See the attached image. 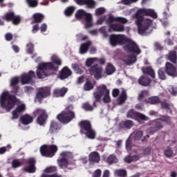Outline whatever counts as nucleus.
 <instances>
[{
	"mask_svg": "<svg viewBox=\"0 0 177 177\" xmlns=\"http://www.w3.org/2000/svg\"><path fill=\"white\" fill-rule=\"evenodd\" d=\"M142 71L144 74H146L147 75H149L151 77V78H156V73L154 72V70L151 66H148L142 69Z\"/></svg>",
	"mask_w": 177,
	"mask_h": 177,
	"instance_id": "nucleus-32",
	"label": "nucleus"
},
{
	"mask_svg": "<svg viewBox=\"0 0 177 177\" xmlns=\"http://www.w3.org/2000/svg\"><path fill=\"white\" fill-rule=\"evenodd\" d=\"M88 161L91 164H96L100 161V155L97 151L91 152L88 156Z\"/></svg>",
	"mask_w": 177,
	"mask_h": 177,
	"instance_id": "nucleus-22",
	"label": "nucleus"
},
{
	"mask_svg": "<svg viewBox=\"0 0 177 177\" xmlns=\"http://www.w3.org/2000/svg\"><path fill=\"white\" fill-rule=\"evenodd\" d=\"M142 136H143V131H138L133 135V140H140V139H142Z\"/></svg>",
	"mask_w": 177,
	"mask_h": 177,
	"instance_id": "nucleus-57",
	"label": "nucleus"
},
{
	"mask_svg": "<svg viewBox=\"0 0 177 177\" xmlns=\"http://www.w3.org/2000/svg\"><path fill=\"white\" fill-rule=\"evenodd\" d=\"M80 133L85 135L88 139H96V131L92 129V124L89 120H82L78 123Z\"/></svg>",
	"mask_w": 177,
	"mask_h": 177,
	"instance_id": "nucleus-6",
	"label": "nucleus"
},
{
	"mask_svg": "<svg viewBox=\"0 0 177 177\" xmlns=\"http://www.w3.org/2000/svg\"><path fill=\"white\" fill-rule=\"evenodd\" d=\"M62 129V124L57 123L55 120H52L50 123V127L48 129V133L53 135L54 133H57L59 131Z\"/></svg>",
	"mask_w": 177,
	"mask_h": 177,
	"instance_id": "nucleus-17",
	"label": "nucleus"
},
{
	"mask_svg": "<svg viewBox=\"0 0 177 177\" xmlns=\"http://www.w3.org/2000/svg\"><path fill=\"white\" fill-rule=\"evenodd\" d=\"M82 109L85 110V111H93V106L91 105L89 102H84L82 104Z\"/></svg>",
	"mask_w": 177,
	"mask_h": 177,
	"instance_id": "nucleus-48",
	"label": "nucleus"
},
{
	"mask_svg": "<svg viewBox=\"0 0 177 177\" xmlns=\"http://www.w3.org/2000/svg\"><path fill=\"white\" fill-rule=\"evenodd\" d=\"M75 19L77 20H81L82 19H85V28H91L93 26V22H92V15L86 12L84 10H78L75 15Z\"/></svg>",
	"mask_w": 177,
	"mask_h": 177,
	"instance_id": "nucleus-7",
	"label": "nucleus"
},
{
	"mask_svg": "<svg viewBox=\"0 0 177 177\" xmlns=\"http://www.w3.org/2000/svg\"><path fill=\"white\" fill-rule=\"evenodd\" d=\"M12 24H15V26H17L18 24H20V22L21 21V17L19 15H16L14 14V17L12 19Z\"/></svg>",
	"mask_w": 177,
	"mask_h": 177,
	"instance_id": "nucleus-53",
	"label": "nucleus"
},
{
	"mask_svg": "<svg viewBox=\"0 0 177 177\" xmlns=\"http://www.w3.org/2000/svg\"><path fill=\"white\" fill-rule=\"evenodd\" d=\"M19 82H20V79L19 78V77H13L12 79H11L10 86L12 87L17 86V85H19Z\"/></svg>",
	"mask_w": 177,
	"mask_h": 177,
	"instance_id": "nucleus-56",
	"label": "nucleus"
},
{
	"mask_svg": "<svg viewBox=\"0 0 177 177\" xmlns=\"http://www.w3.org/2000/svg\"><path fill=\"white\" fill-rule=\"evenodd\" d=\"M57 162L60 168H67L68 167V160L66 158L58 159Z\"/></svg>",
	"mask_w": 177,
	"mask_h": 177,
	"instance_id": "nucleus-36",
	"label": "nucleus"
},
{
	"mask_svg": "<svg viewBox=\"0 0 177 177\" xmlns=\"http://www.w3.org/2000/svg\"><path fill=\"white\" fill-rule=\"evenodd\" d=\"M93 88H94V86H93V84H92V82L89 80V79H87V80L86 81V83L83 86L84 91H92Z\"/></svg>",
	"mask_w": 177,
	"mask_h": 177,
	"instance_id": "nucleus-38",
	"label": "nucleus"
},
{
	"mask_svg": "<svg viewBox=\"0 0 177 177\" xmlns=\"http://www.w3.org/2000/svg\"><path fill=\"white\" fill-rule=\"evenodd\" d=\"M97 91L100 93V94L103 96L104 93H107V92H110V90L107 88V86L106 84H102L97 87Z\"/></svg>",
	"mask_w": 177,
	"mask_h": 177,
	"instance_id": "nucleus-41",
	"label": "nucleus"
},
{
	"mask_svg": "<svg viewBox=\"0 0 177 177\" xmlns=\"http://www.w3.org/2000/svg\"><path fill=\"white\" fill-rule=\"evenodd\" d=\"M57 146L55 145H42L40 147V153L43 157H47L48 158H52V157H55L56 153H57Z\"/></svg>",
	"mask_w": 177,
	"mask_h": 177,
	"instance_id": "nucleus-8",
	"label": "nucleus"
},
{
	"mask_svg": "<svg viewBox=\"0 0 177 177\" xmlns=\"http://www.w3.org/2000/svg\"><path fill=\"white\" fill-rule=\"evenodd\" d=\"M32 19H33L31 22V24H35V23L38 24L39 23H42L44 19H45V16H44V15L41 13H35L32 15Z\"/></svg>",
	"mask_w": 177,
	"mask_h": 177,
	"instance_id": "nucleus-25",
	"label": "nucleus"
},
{
	"mask_svg": "<svg viewBox=\"0 0 177 177\" xmlns=\"http://www.w3.org/2000/svg\"><path fill=\"white\" fill-rule=\"evenodd\" d=\"M165 70L167 75L170 77H177L176 67L172 65V64L167 62L165 64Z\"/></svg>",
	"mask_w": 177,
	"mask_h": 177,
	"instance_id": "nucleus-18",
	"label": "nucleus"
},
{
	"mask_svg": "<svg viewBox=\"0 0 177 177\" xmlns=\"http://www.w3.org/2000/svg\"><path fill=\"white\" fill-rule=\"evenodd\" d=\"M48 113L46 111H44L40 115H39L37 118V122L39 125H44L45 122H46V120H48Z\"/></svg>",
	"mask_w": 177,
	"mask_h": 177,
	"instance_id": "nucleus-26",
	"label": "nucleus"
},
{
	"mask_svg": "<svg viewBox=\"0 0 177 177\" xmlns=\"http://www.w3.org/2000/svg\"><path fill=\"white\" fill-rule=\"evenodd\" d=\"M35 78V72L30 71L27 73H23L21 75V84L22 85H27L28 84H32Z\"/></svg>",
	"mask_w": 177,
	"mask_h": 177,
	"instance_id": "nucleus-13",
	"label": "nucleus"
},
{
	"mask_svg": "<svg viewBox=\"0 0 177 177\" xmlns=\"http://www.w3.org/2000/svg\"><path fill=\"white\" fill-rule=\"evenodd\" d=\"M91 45L92 41H91L82 44L80 48V53H81V55H85V53H86V52L89 50V48Z\"/></svg>",
	"mask_w": 177,
	"mask_h": 177,
	"instance_id": "nucleus-27",
	"label": "nucleus"
},
{
	"mask_svg": "<svg viewBox=\"0 0 177 177\" xmlns=\"http://www.w3.org/2000/svg\"><path fill=\"white\" fill-rule=\"evenodd\" d=\"M126 117L127 118H131L136 121H139V120H141L142 121H149V120H150L149 117L140 112L135 111V109H133L128 111Z\"/></svg>",
	"mask_w": 177,
	"mask_h": 177,
	"instance_id": "nucleus-9",
	"label": "nucleus"
},
{
	"mask_svg": "<svg viewBox=\"0 0 177 177\" xmlns=\"http://www.w3.org/2000/svg\"><path fill=\"white\" fill-rule=\"evenodd\" d=\"M106 13V9L104 8H99L95 10L96 16H102V15H104Z\"/></svg>",
	"mask_w": 177,
	"mask_h": 177,
	"instance_id": "nucleus-62",
	"label": "nucleus"
},
{
	"mask_svg": "<svg viewBox=\"0 0 177 177\" xmlns=\"http://www.w3.org/2000/svg\"><path fill=\"white\" fill-rule=\"evenodd\" d=\"M12 168H19V167H21V162L19 159H14L12 161Z\"/></svg>",
	"mask_w": 177,
	"mask_h": 177,
	"instance_id": "nucleus-59",
	"label": "nucleus"
},
{
	"mask_svg": "<svg viewBox=\"0 0 177 177\" xmlns=\"http://www.w3.org/2000/svg\"><path fill=\"white\" fill-rule=\"evenodd\" d=\"M26 164H28V167L24 168L25 172L28 174H35L37 172V168L35 167V164H37V160L34 158H30L26 160Z\"/></svg>",
	"mask_w": 177,
	"mask_h": 177,
	"instance_id": "nucleus-15",
	"label": "nucleus"
},
{
	"mask_svg": "<svg viewBox=\"0 0 177 177\" xmlns=\"http://www.w3.org/2000/svg\"><path fill=\"white\" fill-rule=\"evenodd\" d=\"M168 59L171 63H174V64H176L177 63V54L176 51L173 50L170 51L168 55Z\"/></svg>",
	"mask_w": 177,
	"mask_h": 177,
	"instance_id": "nucleus-35",
	"label": "nucleus"
},
{
	"mask_svg": "<svg viewBox=\"0 0 177 177\" xmlns=\"http://www.w3.org/2000/svg\"><path fill=\"white\" fill-rule=\"evenodd\" d=\"M71 68L76 74H82L84 73V66L80 64H72Z\"/></svg>",
	"mask_w": 177,
	"mask_h": 177,
	"instance_id": "nucleus-29",
	"label": "nucleus"
},
{
	"mask_svg": "<svg viewBox=\"0 0 177 177\" xmlns=\"http://www.w3.org/2000/svg\"><path fill=\"white\" fill-rule=\"evenodd\" d=\"M133 125V121L131 120H127L125 121H122V122L120 123L119 127L120 128H126L127 129H131V128H132Z\"/></svg>",
	"mask_w": 177,
	"mask_h": 177,
	"instance_id": "nucleus-28",
	"label": "nucleus"
},
{
	"mask_svg": "<svg viewBox=\"0 0 177 177\" xmlns=\"http://www.w3.org/2000/svg\"><path fill=\"white\" fill-rule=\"evenodd\" d=\"M125 147L127 151H131V150H132V140L131 139V137H129L126 140Z\"/></svg>",
	"mask_w": 177,
	"mask_h": 177,
	"instance_id": "nucleus-50",
	"label": "nucleus"
},
{
	"mask_svg": "<svg viewBox=\"0 0 177 177\" xmlns=\"http://www.w3.org/2000/svg\"><path fill=\"white\" fill-rule=\"evenodd\" d=\"M127 91L123 89L118 98L119 104H124V103H125V102L127 101Z\"/></svg>",
	"mask_w": 177,
	"mask_h": 177,
	"instance_id": "nucleus-37",
	"label": "nucleus"
},
{
	"mask_svg": "<svg viewBox=\"0 0 177 177\" xmlns=\"http://www.w3.org/2000/svg\"><path fill=\"white\" fill-rule=\"evenodd\" d=\"M89 73L91 75H93L95 80H100L103 75V67L100 65L96 64L93 65L88 68Z\"/></svg>",
	"mask_w": 177,
	"mask_h": 177,
	"instance_id": "nucleus-12",
	"label": "nucleus"
},
{
	"mask_svg": "<svg viewBox=\"0 0 177 177\" xmlns=\"http://www.w3.org/2000/svg\"><path fill=\"white\" fill-rule=\"evenodd\" d=\"M26 2L29 8H37L39 5L38 0H26Z\"/></svg>",
	"mask_w": 177,
	"mask_h": 177,
	"instance_id": "nucleus-44",
	"label": "nucleus"
},
{
	"mask_svg": "<svg viewBox=\"0 0 177 177\" xmlns=\"http://www.w3.org/2000/svg\"><path fill=\"white\" fill-rule=\"evenodd\" d=\"M165 68H160L158 71V75L160 78V80H167V75H165Z\"/></svg>",
	"mask_w": 177,
	"mask_h": 177,
	"instance_id": "nucleus-43",
	"label": "nucleus"
},
{
	"mask_svg": "<svg viewBox=\"0 0 177 177\" xmlns=\"http://www.w3.org/2000/svg\"><path fill=\"white\" fill-rule=\"evenodd\" d=\"M75 11V7L70 6L65 10L64 15L66 16H73V14L74 13Z\"/></svg>",
	"mask_w": 177,
	"mask_h": 177,
	"instance_id": "nucleus-46",
	"label": "nucleus"
},
{
	"mask_svg": "<svg viewBox=\"0 0 177 177\" xmlns=\"http://www.w3.org/2000/svg\"><path fill=\"white\" fill-rule=\"evenodd\" d=\"M159 104H160L161 109H163V110H170V113H172V111L169 107V103H168L167 100H164L163 101L160 100V103H159Z\"/></svg>",
	"mask_w": 177,
	"mask_h": 177,
	"instance_id": "nucleus-42",
	"label": "nucleus"
},
{
	"mask_svg": "<svg viewBox=\"0 0 177 177\" xmlns=\"http://www.w3.org/2000/svg\"><path fill=\"white\" fill-rule=\"evenodd\" d=\"M20 121L23 125H28L34 121V118L28 114H25L21 116Z\"/></svg>",
	"mask_w": 177,
	"mask_h": 177,
	"instance_id": "nucleus-23",
	"label": "nucleus"
},
{
	"mask_svg": "<svg viewBox=\"0 0 177 177\" xmlns=\"http://www.w3.org/2000/svg\"><path fill=\"white\" fill-rule=\"evenodd\" d=\"M124 24H113L109 27V32H124L125 31Z\"/></svg>",
	"mask_w": 177,
	"mask_h": 177,
	"instance_id": "nucleus-16",
	"label": "nucleus"
},
{
	"mask_svg": "<svg viewBox=\"0 0 177 177\" xmlns=\"http://www.w3.org/2000/svg\"><path fill=\"white\" fill-rule=\"evenodd\" d=\"M75 118V112H74V106L68 104L66 106L65 110L62 111L57 115V119L61 124H68Z\"/></svg>",
	"mask_w": 177,
	"mask_h": 177,
	"instance_id": "nucleus-5",
	"label": "nucleus"
},
{
	"mask_svg": "<svg viewBox=\"0 0 177 177\" xmlns=\"http://www.w3.org/2000/svg\"><path fill=\"white\" fill-rule=\"evenodd\" d=\"M109 42L113 48H115L118 45H124V49L127 53H134L135 55L142 53V50H140L139 46L124 35L111 34L109 35Z\"/></svg>",
	"mask_w": 177,
	"mask_h": 177,
	"instance_id": "nucleus-2",
	"label": "nucleus"
},
{
	"mask_svg": "<svg viewBox=\"0 0 177 177\" xmlns=\"http://www.w3.org/2000/svg\"><path fill=\"white\" fill-rule=\"evenodd\" d=\"M73 75V71L67 66H64L59 72V80H66L68 77Z\"/></svg>",
	"mask_w": 177,
	"mask_h": 177,
	"instance_id": "nucleus-20",
	"label": "nucleus"
},
{
	"mask_svg": "<svg viewBox=\"0 0 177 177\" xmlns=\"http://www.w3.org/2000/svg\"><path fill=\"white\" fill-rule=\"evenodd\" d=\"M19 91H20V86H12L11 93H12L13 95H16L17 96H19L20 95V94H19L20 93Z\"/></svg>",
	"mask_w": 177,
	"mask_h": 177,
	"instance_id": "nucleus-61",
	"label": "nucleus"
},
{
	"mask_svg": "<svg viewBox=\"0 0 177 177\" xmlns=\"http://www.w3.org/2000/svg\"><path fill=\"white\" fill-rule=\"evenodd\" d=\"M19 99L15 95L9 93V91L3 92L0 96V106L6 111H10L16 106Z\"/></svg>",
	"mask_w": 177,
	"mask_h": 177,
	"instance_id": "nucleus-4",
	"label": "nucleus"
},
{
	"mask_svg": "<svg viewBox=\"0 0 177 177\" xmlns=\"http://www.w3.org/2000/svg\"><path fill=\"white\" fill-rule=\"evenodd\" d=\"M13 17H15V13L13 12H9L4 14L1 16L2 20H5L6 21H12L13 20Z\"/></svg>",
	"mask_w": 177,
	"mask_h": 177,
	"instance_id": "nucleus-34",
	"label": "nucleus"
},
{
	"mask_svg": "<svg viewBox=\"0 0 177 177\" xmlns=\"http://www.w3.org/2000/svg\"><path fill=\"white\" fill-rule=\"evenodd\" d=\"M99 32L102 34L104 38H107V37H109V33L107 32L106 26H102L100 28Z\"/></svg>",
	"mask_w": 177,
	"mask_h": 177,
	"instance_id": "nucleus-51",
	"label": "nucleus"
},
{
	"mask_svg": "<svg viewBox=\"0 0 177 177\" xmlns=\"http://www.w3.org/2000/svg\"><path fill=\"white\" fill-rule=\"evenodd\" d=\"M147 95H149V91L147 90L142 91L141 93L139 94L138 100H139V102H142V100H143V99H145V96H147Z\"/></svg>",
	"mask_w": 177,
	"mask_h": 177,
	"instance_id": "nucleus-54",
	"label": "nucleus"
},
{
	"mask_svg": "<svg viewBox=\"0 0 177 177\" xmlns=\"http://www.w3.org/2000/svg\"><path fill=\"white\" fill-rule=\"evenodd\" d=\"M150 127L147 129V132L149 133H156V132L158 131H161L164 128V125L162 122L158 118L155 120L149 121Z\"/></svg>",
	"mask_w": 177,
	"mask_h": 177,
	"instance_id": "nucleus-10",
	"label": "nucleus"
},
{
	"mask_svg": "<svg viewBox=\"0 0 177 177\" xmlns=\"http://www.w3.org/2000/svg\"><path fill=\"white\" fill-rule=\"evenodd\" d=\"M52 62L41 63L39 64L37 70V75L39 80L46 78L50 73H48V70H53V71H57L59 66H62V60L57 58H51ZM55 64H57L55 65Z\"/></svg>",
	"mask_w": 177,
	"mask_h": 177,
	"instance_id": "nucleus-3",
	"label": "nucleus"
},
{
	"mask_svg": "<svg viewBox=\"0 0 177 177\" xmlns=\"http://www.w3.org/2000/svg\"><path fill=\"white\" fill-rule=\"evenodd\" d=\"M93 96L95 99V101L93 103V106L96 107V102H100L102 97L103 96L99 91H95L93 93Z\"/></svg>",
	"mask_w": 177,
	"mask_h": 177,
	"instance_id": "nucleus-40",
	"label": "nucleus"
},
{
	"mask_svg": "<svg viewBox=\"0 0 177 177\" xmlns=\"http://www.w3.org/2000/svg\"><path fill=\"white\" fill-rule=\"evenodd\" d=\"M41 177H62V175H58L57 173L53 174H42Z\"/></svg>",
	"mask_w": 177,
	"mask_h": 177,
	"instance_id": "nucleus-64",
	"label": "nucleus"
},
{
	"mask_svg": "<svg viewBox=\"0 0 177 177\" xmlns=\"http://www.w3.org/2000/svg\"><path fill=\"white\" fill-rule=\"evenodd\" d=\"M49 96H50V88L49 87H41L37 91L36 99H37V102L42 103V100L49 97Z\"/></svg>",
	"mask_w": 177,
	"mask_h": 177,
	"instance_id": "nucleus-11",
	"label": "nucleus"
},
{
	"mask_svg": "<svg viewBox=\"0 0 177 177\" xmlns=\"http://www.w3.org/2000/svg\"><path fill=\"white\" fill-rule=\"evenodd\" d=\"M68 89L66 87L61 88H56L53 92V97H63L67 93Z\"/></svg>",
	"mask_w": 177,
	"mask_h": 177,
	"instance_id": "nucleus-21",
	"label": "nucleus"
},
{
	"mask_svg": "<svg viewBox=\"0 0 177 177\" xmlns=\"http://www.w3.org/2000/svg\"><path fill=\"white\" fill-rule=\"evenodd\" d=\"M103 97V102L104 103H110L111 102V97H110V91H107L106 93H104Z\"/></svg>",
	"mask_w": 177,
	"mask_h": 177,
	"instance_id": "nucleus-58",
	"label": "nucleus"
},
{
	"mask_svg": "<svg viewBox=\"0 0 177 177\" xmlns=\"http://www.w3.org/2000/svg\"><path fill=\"white\" fill-rule=\"evenodd\" d=\"M164 154L167 158H171V157H174V151L171 148H168L164 151Z\"/></svg>",
	"mask_w": 177,
	"mask_h": 177,
	"instance_id": "nucleus-55",
	"label": "nucleus"
},
{
	"mask_svg": "<svg viewBox=\"0 0 177 177\" xmlns=\"http://www.w3.org/2000/svg\"><path fill=\"white\" fill-rule=\"evenodd\" d=\"M97 60L98 59L97 57L88 58L85 62L86 67H88L89 68H91V67H92V64H93L95 62H97Z\"/></svg>",
	"mask_w": 177,
	"mask_h": 177,
	"instance_id": "nucleus-45",
	"label": "nucleus"
},
{
	"mask_svg": "<svg viewBox=\"0 0 177 177\" xmlns=\"http://www.w3.org/2000/svg\"><path fill=\"white\" fill-rule=\"evenodd\" d=\"M126 63L128 66H131V64L136 63V55L133 54L129 55V59L127 60Z\"/></svg>",
	"mask_w": 177,
	"mask_h": 177,
	"instance_id": "nucleus-47",
	"label": "nucleus"
},
{
	"mask_svg": "<svg viewBox=\"0 0 177 177\" xmlns=\"http://www.w3.org/2000/svg\"><path fill=\"white\" fill-rule=\"evenodd\" d=\"M106 162L110 165L114 164V162H117V156L113 154L110 155L106 160Z\"/></svg>",
	"mask_w": 177,
	"mask_h": 177,
	"instance_id": "nucleus-49",
	"label": "nucleus"
},
{
	"mask_svg": "<svg viewBox=\"0 0 177 177\" xmlns=\"http://www.w3.org/2000/svg\"><path fill=\"white\" fill-rule=\"evenodd\" d=\"M92 177H102V169H96L92 174Z\"/></svg>",
	"mask_w": 177,
	"mask_h": 177,
	"instance_id": "nucleus-63",
	"label": "nucleus"
},
{
	"mask_svg": "<svg viewBox=\"0 0 177 177\" xmlns=\"http://www.w3.org/2000/svg\"><path fill=\"white\" fill-rule=\"evenodd\" d=\"M115 176L118 177H127V170L122 169H116L114 171Z\"/></svg>",
	"mask_w": 177,
	"mask_h": 177,
	"instance_id": "nucleus-39",
	"label": "nucleus"
},
{
	"mask_svg": "<svg viewBox=\"0 0 177 177\" xmlns=\"http://www.w3.org/2000/svg\"><path fill=\"white\" fill-rule=\"evenodd\" d=\"M104 73L106 75H111L115 73V66L113 65L111 63H108Z\"/></svg>",
	"mask_w": 177,
	"mask_h": 177,
	"instance_id": "nucleus-30",
	"label": "nucleus"
},
{
	"mask_svg": "<svg viewBox=\"0 0 177 177\" xmlns=\"http://www.w3.org/2000/svg\"><path fill=\"white\" fill-rule=\"evenodd\" d=\"M158 119L160 122H165V124H167V125H172V120L171 119V116L168 115H160Z\"/></svg>",
	"mask_w": 177,
	"mask_h": 177,
	"instance_id": "nucleus-33",
	"label": "nucleus"
},
{
	"mask_svg": "<svg viewBox=\"0 0 177 177\" xmlns=\"http://www.w3.org/2000/svg\"><path fill=\"white\" fill-rule=\"evenodd\" d=\"M26 111V104H21L12 111V120H17L20 114Z\"/></svg>",
	"mask_w": 177,
	"mask_h": 177,
	"instance_id": "nucleus-19",
	"label": "nucleus"
},
{
	"mask_svg": "<svg viewBox=\"0 0 177 177\" xmlns=\"http://www.w3.org/2000/svg\"><path fill=\"white\" fill-rule=\"evenodd\" d=\"M160 100L159 96H151L146 100V103L149 104H160Z\"/></svg>",
	"mask_w": 177,
	"mask_h": 177,
	"instance_id": "nucleus-31",
	"label": "nucleus"
},
{
	"mask_svg": "<svg viewBox=\"0 0 177 177\" xmlns=\"http://www.w3.org/2000/svg\"><path fill=\"white\" fill-rule=\"evenodd\" d=\"M138 84L142 86H149L151 84V80L147 76L142 75L138 79Z\"/></svg>",
	"mask_w": 177,
	"mask_h": 177,
	"instance_id": "nucleus-24",
	"label": "nucleus"
},
{
	"mask_svg": "<svg viewBox=\"0 0 177 177\" xmlns=\"http://www.w3.org/2000/svg\"><path fill=\"white\" fill-rule=\"evenodd\" d=\"M86 5L89 8V9H93L95 8V6H96V2L93 0H87Z\"/></svg>",
	"mask_w": 177,
	"mask_h": 177,
	"instance_id": "nucleus-60",
	"label": "nucleus"
},
{
	"mask_svg": "<svg viewBox=\"0 0 177 177\" xmlns=\"http://www.w3.org/2000/svg\"><path fill=\"white\" fill-rule=\"evenodd\" d=\"M145 16H149L152 19H158L157 12L153 9L140 8L137 10L133 16L135 23L138 26V34L143 35L153 24V19H145Z\"/></svg>",
	"mask_w": 177,
	"mask_h": 177,
	"instance_id": "nucleus-1",
	"label": "nucleus"
},
{
	"mask_svg": "<svg viewBox=\"0 0 177 177\" xmlns=\"http://www.w3.org/2000/svg\"><path fill=\"white\" fill-rule=\"evenodd\" d=\"M114 22L127 24L128 19L122 17H114V15L110 14L109 17L106 19V24L110 27V26L114 24Z\"/></svg>",
	"mask_w": 177,
	"mask_h": 177,
	"instance_id": "nucleus-14",
	"label": "nucleus"
},
{
	"mask_svg": "<svg viewBox=\"0 0 177 177\" xmlns=\"http://www.w3.org/2000/svg\"><path fill=\"white\" fill-rule=\"evenodd\" d=\"M57 171V168L55 166H50L48 167H46L44 170V172L46 174H53Z\"/></svg>",
	"mask_w": 177,
	"mask_h": 177,
	"instance_id": "nucleus-52",
	"label": "nucleus"
}]
</instances>
